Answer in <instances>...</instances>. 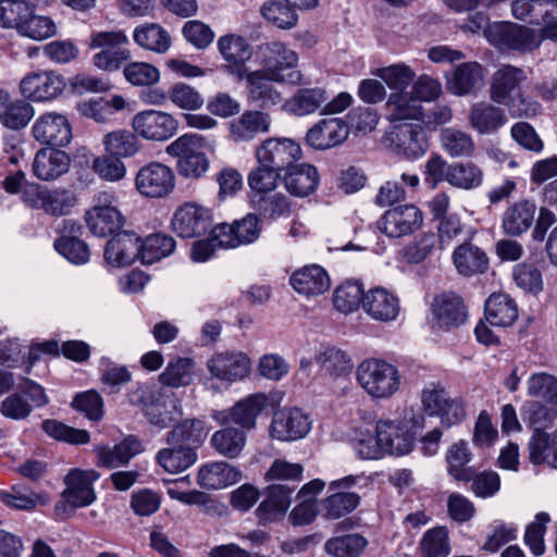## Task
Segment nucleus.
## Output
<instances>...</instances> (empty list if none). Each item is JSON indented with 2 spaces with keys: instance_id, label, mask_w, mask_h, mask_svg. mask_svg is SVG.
<instances>
[{
  "instance_id": "nucleus-1",
  "label": "nucleus",
  "mask_w": 557,
  "mask_h": 557,
  "mask_svg": "<svg viewBox=\"0 0 557 557\" xmlns=\"http://www.w3.org/2000/svg\"><path fill=\"white\" fill-rule=\"evenodd\" d=\"M304 468L300 463L288 462L284 459H275L264 479L268 482H276L268 488V496L257 508L260 521H273L284 515L290 506L292 494L302 478Z\"/></svg>"
},
{
  "instance_id": "nucleus-2",
  "label": "nucleus",
  "mask_w": 557,
  "mask_h": 557,
  "mask_svg": "<svg viewBox=\"0 0 557 557\" xmlns=\"http://www.w3.org/2000/svg\"><path fill=\"white\" fill-rule=\"evenodd\" d=\"M356 380L362 389L374 399L392 397L400 385L398 369L379 358L361 361L356 370Z\"/></svg>"
},
{
  "instance_id": "nucleus-3",
  "label": "nucleus",
  "mask_w": 557,
  "mask_h": 557,
  "mask_svg": "<svg viewBox=\"0 0 557 557\" xmlns=\"http://www.w3.org/2000/svg\"><path fill=\"white\" fill-rule=\"evenodd\" d=\"M128 44V37L122 29L92 32L89 47L101 49L92 55V64L106 72L119 71L132 58V52L126 47Z\"/></svg>"
},
{
  "instance_id": "nucleus-4",
  "label": "nucleus",
  "mask_w": 557,
  "mask_h": 557,
  "mask_svg": "<svg viewBox=\"0 0 557 557\" xmlns=\"http://www.w3.org/2000/svg\"><path fill=\"white\" fill-rule=\"evenodd\" d=\"M417 99L406 92L392 94L386 102L387 117L393 124L397 139H418L423 131L421 124L422 107Z\"/></svg>"
},
{
  "instance_id": "nucleus-5",
  "label": "nucleus",
  "mask_w": 557,
  "mask_h": 557,
  "mask_svg": "<svg viewBox=\"0 0 557 557\" xmlns=\"http://www.w3.org/2000/svg\"><path fill=\"white\" fill-rule=\"evenodd\" d=\"M487 40L498 49L530 52L537 49L542 40L537 32L513 22H495L486 30Z\"/></svg>"
},
{
  "instance_id": "nucleus-6",
  "label": "nucleus",
  "mask_w": 557,
  "mask_h": 557,
  "mask_svg": "<svg viewBox=\"0 0 557 557\" xmlns=\"http://www.w3.org/2000/svg\"><path fill=\"white\" fill-rule=\"evenodd\" d=\"M257 58L263 71L272 81L296 83L300 78L299 72H290L287 77L285 70H292L297 65L298 55L284 42L269 41L258 46Z\"/></svg>"
},
{
  "instance_id": "nucleus-7",
  "label": "nucleus",
  "mask_w": 557,
  "mask_h": 557,
  "mask_svg": "<svg viewBox=\"0 0 557 557\" xmlns=\"http://www.w3.org/2000/svg\"><path fill=\"white\" fill-rule=\"evenodd\" d=\"M65 87L64 76L51 70L29 72L20 82L23 97L34 102H50L59 98Z\"/></svg>"
},
{
  "instance_id": "nucleus-8",
  "label": "nucleus",
  "mask_w": 557,
  "mask_h": 557,
  "mask_svg": "<svg viewBox=\"0 0 557 557\" xmlns=\"http://www.w3.org/2000/svg\"><path fill=\"white\" fill-rule=\"evenodd\" d=\"M422 405L430 416L438 417L446 428L461 423L467 414L462 398L451 397L443 387L424 389Z\"/></svg>"
},
{
  "instance_id": "nucleus-9",
  "label": "nucleus",
  "mask_w": 557,
  "mask_h": 557,
  "mask_svg": "<svg viewBox=\"0 0 557 557\" xmlns=\"http://www.w3.org/2000/svg\"><path fill=\"white\" fill-rule=\"evenodd\" d=\"M165 151L177 159L176 169L181 176L199 178L209 169L202 141H172Z\"/></svg>"
},
{
  "instance_id": "nucleus-10",
  "label": "nucleus",
  "mask_w": 557,
  "mask_h": 557,
  "mask_svg": "<svg viewBox=\"0 0 557 557\" xmlns=\"http://www.w3.org/2000/svg\"><path fill=\"white\" fill-rule=\"evenodd\" d=\"M135 185L138 193L147 198H163L174 189L175 175L171 168L151 162L137 172Z\"/></svg>"
},
{
  "instance_id": "nucleus-11",
  "label": "nucleus",
  "mask_w": 557,
  "mask_h": 557,
  "mask_svg": "<svg viewBox=\"0 0 557 557\" xmlns=\"http://www.w3.org/2000/svg\"><path fill=\"white\" fill-rule=\"evenodd\" d=\"M100 478L95 470H71L64 478L65 490L62 492L66 505L72 508L87 507L96 499L92 484Z\"/></svg>"
},
{
  "instance_id": "nucleus-12",
  "label": "nucleus",
  "mask_w": 557,
  "mask_h": 557,
  "mask_svg": "<svg viewBox=\"0 0 557 557\" xmlns=\"http://www.w3.org/2000/svg\"><path fill=\"white\" fill-rule=\"evenodd\" d=\"M211 220L209 209L196 203H185L175 211L172 228L183 238H193L206 234L211 227Z\"/></svg>"
},
{
  "instance_id": "nucleus-13",
  "label": "nucleus",
  "mask_w": 557,
  "mask_h": 557,
  "mask_svg": "<svg viewBox=\"0 0 557 557\" xmlns=\"http://www.w3.org/2000/svg\"><path fill=\"white\" fill-rule=\"evenodd\" d=\"M422 220V212L416 206H398L384 213L377 221V227L388 237L399 238L418 230Z\"/></svg>"
},
{
  "instance_id": "nucleus-14",
  "label": "nucleus",
  "mask_w": 557,
  "mask_h": 557,
  "mask_svg": "<svg viewBox=\"0 0 557 557\" xmlns=\"http://www.w3.org/2000/svg\"><path fill=\"white\" fill-rule=\"evenodd\" d=\"M178 122L170 113L145 110L133 119L134 131L145 139H170L176 134Z\"/></svg>"
},
{
  "instance_id": "nucleus-15",
  "label": "nucleus",
  "mask_w": 557,
  "mask_h": 557,
  "mask_svg": "<svg viewBox=\"0 0 557 557\" xmlns=\"http://www.w3.org/2000/svg\"><path fill=\"white\" fill-rule=\"evenodd\" d=\"M301 157L298 141H262L256 150L259 164L268 166L281 174L287 171Z\"/></svg>"
},
{
  "instance_id": "nucleus-16",
  "label": "nucleus",
  "mask_w": 557,
  "mask_h": 557,
  "mask_svg": "<svg viewBox=\"0 0 557 557\" xmlns=\"http://www.w3.org/2000/svg\"><path fill=\"white\" fill-rule=\"evenodd\" d=\"M310 421L298 408H284L274 412L270 425V435L278 441L302 438L310 430Z\"/></svg>"
},
{
  "instance_id": "nucleus-17",
  "label": "nucleus",
  "mask_w": 557,
  "mask_h": 557,
  "mask_svg": "<svg viewBox=\"0 0 557 557\" xmlns=\"http://www.w3.org/2000/svg\"><path fill=\"white\" fill-rule=\"evenodd\" d=\"M267 406L268 397L264 394H253L237 401L228 410L222 411L219 421L223 425H239V430L246 433L256 428V419Z\"/></svg>"
},
{
  "instance_id": "nucleus-18",
  "label": "nucleus",
  "mask_w": 557,
  "mask_h": 557,
  "mask_svg": "<svg viewBox=\"0 0 557 557\" xmlns=\"http://www.w3.org/2000/svg\"><path fill=\"white\" fill-rule=\"evenodd\" d=\"M432 315L440 329L449 330L462 325L468 317L462 298L453 292H445L434 297Z\"/></svg>"
},
{
  "instance_id": "nucleus-19",
  "label": "nucleus",
  "mask_w": 557,
  "mask_h": 557,
  "mask_svg": "<svg viewBox=\"0 0 557 557\" xmlns=\"http://www.w3.org/2000/svg\"><path fill=\"white\" fill-rule=\"evenodd\" d=\"M528 79L525 71L511 64L502 65L492 76L491 99L506 106Z\"/></svg>"
},
{
  "instance_id": "nucleus-20",
  "label": "nucleus",
  "mask_w": 557,
  "mask_h": 557,
  "mask_svg": "<svg viewBox=\"0 0 557 557\" xmlns=\"http://www.w3.org/2000/svg\"><path fill=\"white\" fill-rule=\"evenodd\" d=\"M250 360L243 352H220L207 362L213 377L228 383L246 377L250 371Z\"/></svg>"
},
{
  "instance_id": "nucleus-21",
  "label": "nucleus",
  "mask_w": 557,
  "mask_h": 557,
  "mask_svg": "<svg viewBox=\"0 0 557 557\" xmlns=\"http://www.w3.org/2000/svg\"><path fill=\"white\" fill-rule=\"evenodd\" d=\"M140 257V238L129 231L119 232L104 247V260L116 268L127 267Z\"/></svg>"
},
{
  "instance_id": "nucleus-22",
  "label": "nucleus",
  "mask_w": 557,
  "mask_h": 557,
  "mask_svg": "<svg viewBox=\"0 0 557 557\" xmlns=\"http://www.w3.org/2000/svg\"><path fill=\"white\" fill-rule=\"evenodd\" d=\"M218 49L228 63L230 72L243 79L248 72L246 62L252 55V49L248 41L239 35L228 34L219 38Z\"/></svg>"
},
{
  "instance_id": "nucleus-23",
  "label": "nucleus",
  "mask_w": 557,
  "mask_h": 557,
  "mask_svg": "<svg viewBox=\"0 0 557 557\" xmlns=\"http://www.w3.org/2000/svg\"><path fill=\"white\" fill-rule=\"evenodd\" d=\"M362 309L376 321L389 322L399 314L400 305L393 293L383 287H375L364 294Z\"/></svg>"
},
{
  "instance_id": "nucleus-24",
  "label": "nucleus",
  "mask_w": 557,
  "mask_h": 557,
  "mask_svg": "<svg viewBox=\"0 0 557 557\" xmlns=\"http://www.w3.org/2000/svg\"><path fill=\"white\" fill-rule=\"evenodd\" d=\"M292 287L305 296H318L331 286L327 272L318 264L306 265L295 271L289 278Z\"/></svg>"
},
{
  "instance_id": "nucleus-25",
  "label": "nucleus",
  "mask_w": 557,
  "mask_h": 557,
  "mask_svg": "<svg viewBox=\"0 0 557 557\" xmlns=\"http://www.w3.org/2000/svg\"><path fill=\"white\" fill-rule=\"evenodd\" d=\"M70 157L62 150L47 146L37 151L33 170L34 174L42 181H50L67 172Z\"/></svg>"
},
{
  "instance_id": "nucleus-26",
  "label": "nucleus",
  "mask_w": 557,
  "mask_h": 557,
  "mask_svg": "<svg viewBox=\"0 0 557 557\" xmlns=\"http://www.w3.org/2000/svg\"><path fill=\"white\" fill-rule=\"evenodd\" d=\"M536 205L530 200H519L509 206L502 219V227L509 236H520L534 223Z\"/></svg>"
},
{
  "instance_id": "nucleus-27",
  "label": "nucleus",
  "mask_w": 557,
  "mask_h": 557,
  "mask_svg": "<svg viewBox=\"0 0 557 557\" xmlns=\"http://www.w3.org/2000/svg\"><path fill=\"white\" fill-rule=\"evenodd\" d=\"M152 409L147 411V420L150 424L159 429H166L183 416L181 399L177 394L171 389L162 388Z\"/></svg>"
},
{
  "instance_id": "nucleus-28",
  "label": "nucleus",
  "mask_w": 557,
  "mask_h": 557,
  "mask_svg": "<svg viewBox=\"0 0 557 557\" xmlns=\"http://www.w3.org/2000/svg\"><path fill=\"white\" fill-rule=\"evenodd\" d=\"M283 181L290 195L306 197L315 190L319 184V173L313 165L307 163L294 164L287 168Z\"/></svg>"
},
{
  "instance_id": "nucleus-29",
  "label": "nucleus",
  "mask_w": 557,
  "mask_h": 557,
  "mask_svg": "<svg viewBox=\"0 0 557 557\" xmlns=\"http://www.w3.org/2000/svg\"><path fill=\"white\" fill-rule=\"evenodd\" d=\"M141 445L136 436L129 435L114 446H98L96 448L98 465L106 468H117L139 454Z\"/></svg>"
},
{
  "instance_id": "nucleus-30",
  "label": "nucleus",
  "mask_w": 557,
  "mask_h": 557,
  "mask_svg": "<svg viewBox=\"0 0 557 557\" xmlns=\"http://www.w3.org/2000/svg\"><path fill=\"white\" fill-rule=\"evenodd\" d=\"M484 79V67L478 62H465L456 67L447 81L448 89L458 96L469 95L479 89Z\"/></svg>"
},
{
  "instance_id": "nucleus-31",
  "label": "nucleus",
  "mask_w": 557,
  "mask_h": 557,
  "mask_svg": "<svg viewBox=\"0 0 557 557\" xmlns=\"http://www.w3.org/2000/svg\"><path fill=\"white\" fill-rule=\"evenodd\" d=\"M242 478V472L225 461L206 465L199 469L198 484L208 490H220L235 484Z\"/></svg>"
},
{
  "instance_id": "nucleus-32",
  "label": "nucleus",
  "mask_w": 557,
  "mask_h": 557,
  "mask_svg": "<svg viewBox=\"0 0 557 557\" xmlns=\"http://www.w3.org/2000/svg\"><path fill=\"white\" fill-rule=\"evenodd\" d=\"M248 85V100L261 109H270L281 101V94L274 88L271 78L262 72H247L244 75Z\"/></svg>"
},
{
  "instance_id": "nucleus-33",
  "label": "nucleus",
  "mask_w": 557,
  "mask_h": 557,
  "mask_svg": "<svg viewBox=\"0 0 557 557\" xmlns=\"http://www.w3.org/2000/svg\"><path fill=\"white\" fill-rule=\"evenodd\" d=\"M453 261L458 273L465 276L484 273L488 268L486 253L470 243L461 244L455 249Z\"/></svg>"
},
{
  "instance_id": "nucleus-34",
  "label": "nucleus",
  "mask_w": 557,
  "mask_h": 557,
  "mask_svg": "<svg viewBox=\"0 0 557 557\" xmlns=\"http://www.w3.org/2000/svg\"><path fill=\"white\" fill-rule=\"evenodd\" d=\"M469 119L472 127L480 134L496 133L508 121L502 108L485 102L473 104Z\"/></svg>"
},
{
  "instance_id": "nucleus-35",
  "label": "nucleus",
  "mask_w": 557,
  "mask_h": 557,
  "mask_svg": "<svg viewBox=\"0 0 557 557\" xmlns=\"http://www.w3.org/2000/svg\"><path fill=\"white\" fill-rule=\"evenodd\" d=\"M377 434L383 451L391 455H406L413 446L411 434L398 428L392 421H379Z\"/></svg>"
},
{
  "instance_id": "nucleus-36",
  "label": "nucleus",
  "mask_w": 557,
  "mask_h": 557,
  "mask_svg": "<svg viewBox=\"0 0 557 557\" xmlns=\"http://www.w3.org/2000/svg\"><path fill=\"white\" fill-rule=\"evenodd\" d=\"M485 318L495 326H510L518 318V308L506 294H492L485 302Z\"/></svg>"
},
{
  "instance_id": "nucleus-37",
  "label": "nucleus",
  "mask_w": 557,
  "mask_h": 557,
  "mask_svg": "<svg viewBox=\"0 0 557 557\" xmlns=\"http://www.w3.org/2000/svg\"><path fill=\"white\" fill-rule=\"evenodd\" d=\"M169 447L158 451L156 460L165 471L180 473L191 467L197 461V453L193 447L168 444Z\"/></svg>"
},
{
  "instance_id": "nucleus-38",
  "label": "nucleus",
  "mask_w": 557,
  "mask_h": 557,
  "mask_svg": "<svg viewBox=\"0 0 557 557\" xmlns=\"http://www.w3.org/2000/svg\"><path fill=\"white\" fill-rule=\"evenodd\" d=\"M85 219L90 232L99 237L113 235L125 224V219L117 208L88 210Z\"/></svg>"
},
{
  "instance_id": "nucleus-39",
  "label": "nucleus",
  "mask_w": 557,
  "mask_h": 557,
  "mask_svg": "<svg viewBox=\"0 0 557 557\" xmlns=\"http://www.w3.org/2000/svg\"><path fill=\"white\" fill-rule=\"evenodd\" d=\"M206 436L203 421L199 419H185L166 433L165 443L189 446L196 451L203 443Z\"/></svg>"
},
{
  "instance_id": "nucleus-40",
  "label": "nucleus",
  "mask_w": 557,
  "mask_h": 557,
  "mask_svg": "<svg viewBox=\"0 0 557 557\" xmlns=\"http://www.w3.org/2000/svg\"><path fill=\"white\" fill-rule=\"evenodd\" d=\"M65 228L69 227V236H61L54 242V247L69 261L76 264L86 263L89 260L88 245L73 234L81 230V226L72 221H64Z\"/></svg>"
},
{
  "instance_id": "nucleus-41",
  "label": "nucleus",
  "mask_w": 557,
  "mask_h": 557,
  "mask_svg": "<svg viewBox=\"0 0 557 557\" xmlns=\"http://www.w3.org/2000/svg\"><path fill=\"white\" fill-rule=\"evenodd\" d=\"M271 117L268 113L247 110L231 123V132L239 138H253L270 131Z\"/></svg>"
},
{
  "instance_id": "nucleus-42",
  "label": "nucleus",
  "mask_w": 557,
  "mask_h": 557,
  "mask_svg": "<svg viewBox=\"0 0 557 557\" xmlns=\"http://www.w3.org/2000/svg\"><path fill=\"white\" fill-rule=\"evenodd\" d=\"M133 39L140 48L157 53H164L171 47L170 34L157 23L137 26L134 29Z\"/></svg>"
},
{
  "instance_id": "nucleus-43",
  "label": "nucleus",
  "mask_w": 557,
  "mask_h": 557,
  "mask_svg": "<svg viewBox=\"0 0 557 557\" xmlns=\"http://www.w3.org/2000/svg\"><path fill=\"white\" fill-rule=\"evenodd\" d=\"M34 139H72L67 119L59 113H45L33 125Z\"/></svg>"
},
{
  "instance_id": "nucleus-44",
  "label": "nucleus",
  "mask_w": 557,
  "mask_h": 557,
  "mask_svg": "<svg viewBox=\"0 0 557 557\" xmlns=\"http://www.w3.org/2000/svg\"><path fill=\"white\" fill-rule=\"evenodd\" d=\"M331 495L321 502V512L326 519H339L354 511L360 503L355 492L330 491Z\"/></svg>"
},
{
  "instance_id": "nucleus-45",
  "label": "nucleus",
  "mask_w": 557,
  "mask_h": 557,
  "mask_svg": "<svg viewBox=\"0 0 557 557\" xmlns=\"http://www.w3.org/2000/svg\"><path fill=\"white\" fill-rule=\"evenodd\" d=\"M472 454L465 441H459L451 445L446 454L447 471L449 475L458 481L469 482L474 470L468 466L471 461Z\"/></svg>"
},
{
  "instance_id": "nucleus-46",
  "label": "nucleus",
  "mask_w": 557,
  "mask_h": 557,
  "mask_svg": "<svg viewBox=\"0 0 557 557\" xmlns=\"http://www.w3.org/2000/svg\"><path fill=\"white\" fill-rule=\"evenodd\" d=\"M246 444V433L233 426H226L213 433L211 445L221 455L235 458Z\"/></svg>"
},
{
  "instance_id": "nucleus-47",
  "label": "nucleus",
  "mask_w": 557,
  "mask_h": 557,
  "mask_svg": "<svg viewBox=\"0 0 557 557\" xmlns=\"http://www.w3.org/2000/svg\"><path fill=\"white\" fill-rule=\"evenodd\" d=\"M175 249V240L173 237L156 233L140 240V260L143 263L151 264L168 256Z\"/></svg>"
},
{
  "instance_id": "nucleus-48",
  "label": "nucleus",
  "mask_w": 557,
  "mask_h": 557,
  "mask_svg": "<svg viewBox=\"0 0 557 557\" xmlns=\"http://www.w3.org/2000/svg\"><path fill=\"white\" fill-rule=\"evenodd\" d=\"M260 12L269 23L281 29H290L298 22L295 9L283 0L265 1Z\"/></svg>"
},
{
  "instance_id": "nucleus-49",
  "label": "nucleus",
  "mask_w": 557,
  "mask_h": 557,
  "mask_svg": "<svg viewBox=\"0 0 557 557\" xmlns=\"http://www.w3.org/2000/svg\"><path fill=\"white\" fill-rule=\"evenodd\" d=\"M251 202L260 215L269 220L287 216L292 207L288 197L282 193L258 195L257 198H251Z\"/></svg>"
},
{
  "instance_id": "nucleus-50",
  "label": "nucleus",
  "mask_w": 557,
  "mask_h": 557,
  "mask_svg": "<svg viewBox=\"0 0 557 557\" xmlns=\"http://www.w3.org/2000/svg\"><path fill=\"white\" fill-rule=\"evenodd\" d=\"M446 181L455 187L472 189L482 184L483 172L471 162L454 163L447 168Z\"/></svg>"
},
{
  "instance_id": "nucleus-51",
  "label": "nucleus",
  "mask_w": 557,
  "mask_h": 557,
  "mask_svg": "<svg viewBox=\"0 0 557 557\" xmlns=\"http://www.w3.org/2000/svg\"><path fill=\"white\" fill-rule=\"evenodd\" d=\"M326 100V91L321 87L301 88L288 102L289 110L296 115H306L317 111Z\"/></svg>"
},
{
  "instance_id": "nucleus-52",
  "label": "nucleus",
  "mask_w": 557,
  "mask_h": 557,
  "mask_svg": "<svg viewBox=\"0 0 557 557\" xmlns=\"http://www.w3.org/2000/svg\"><path fill=\"white\" fill-rule=\"evenodd\" d=\"M194 361L189 358H177L169 362L164 371L159 375L163 386L178 388L188 385L193 380Z\"/></svg>"
},
{
  "instance_id": "nucleus-53",
  "label": "nucleus",
  "mask_w": 557,
  "mask_h": 557,
  "mask_svg": "<svg viewBox=\"0 0 557 557\" xmlns=\"http://www.w3.org/2000/svg\"><path fill=\"white\" fill-rule=\"evenodd\" d=\"M557 447V429L553 433L533 432L529 444V459L532 465H543L548 462L549 456Z\"/></svg>"
},
{
  "instance_id": "nucleus-54",
  "label": "nucleus",
  "mask_w": 557,
  "mask_h": 557,
  "mask_svg": "<svg viewBox=\"0 0 557 557\" xmlns=\"http://www.w3.org/2000/svg\"><path fill=\"white\" fill-rule=\"evenodd\" d=\"M364 296L362 284L355 282H346L338 286L333 296V302L335 308L341 312H352L362 306V299Z\"/></svg>"
},
{
  "instance_id": "nucleus-55",
  "label": "nucleus",
  "mask_w": 557,
  "mask_h": 557,
  "mask_svg": "<svg viewBox=\"0 0 557 557\" xmlns=\"http://www.w3.org/2000/svg\"><path fill=\"white\" fill-rule=\"evenodd\" d=\"M57 28L48 16L36 15L34 8L29 9V16L24 18L17 34L34 40H42L55 35Z\"/></svg>"
},
{
  "instance_id": "nucleus-56",
  "label": "nucleus",
  "mask_w": 557,
  "mask_h": 557,
  "mask_svg": "<svg viewBox=\"0 0 557 557\" xmlns=\"http://www.w3.org/2000/svg\"><path fill=\"white\" fill-rule=\"evenodd\" d=\"M367 540L359 534H347L326 541L324 548L334 557H358L364 549Z\"/></svg>"
},
{
  "instance_id": "nucleus-57",
  "label": "nucleus",
  "mask_w": 557,
  "mask_h": 557,
  "mask_svg": "<svg viewBox=\"0 0 557 557\" xmlns=\"http://www.w3.org/2000/svg\"><path fill=\"white\" fill-rule=\"evenodd\" d=\"M123 75L133 86H152L160 81V71L148 62H127L123 66Z\"/></svg>"
},
{
  "instance_id": "nucleus-58",
  "label": "nucleus",
  "mask_w": 557,
  "mask_h": 557,
  "mask_svg": "<svg viewBox=\"0 0 557 557\" xmlns=\"http://www.w3.org/2000/svg\"><path fill=\"white\" fill-rule=\"evenodd\" d=\"M348 124L339 117H324L309 128L305 139H347Z\"/></svg>"
},
{
  "instance_id": "nucleus-59",
  "label": "nucleus",
  "mask_w": 557,
  "mask_h": 557,
  "mask_svg": "<svg viewBox=\"0 0 557 557\" xmlns=\"http://www.w3.org/2000/svg\"><path fill=\"white\" fill-rule=\"evenodd\" d=\"M379 119L376 110L372 108H354L347 115L348 133L352 132L355 136H366L376 127Z\"/></svg>"
},
{
  "instance_id": "nucleus-60",
  "label": "nucleus",
  "mask_w": 557,
  "mask_h": 557,
  "mask_svg": "<svg viewBox=\"0 0 557 557\" xmlns=\"http://www.w3.org/2000/svg\"><path fill=\"white\" fill-rule=\"evenodd\" d=\"M42 429L49 436L69 444L81 445L90 441L89 433L86 430L75 429L57 420H45Z\"/></svg>"
},
{
  "instance_id": "nucleus-61",
  "label": "nucleus",
  "mask_w": 557,
  "mask_h": 557,
  "mask_svg": "<svg viewBox=\"0 0 557 557\" xmlns=\"http://www.w3.org/2000/svg\"><path fill=\"white\" fill-rule=\"evenodd\" d=\"M29 9L23 0H0V26L17 32L24 18L29 16Z\"/></svg>"
},
{
  "instance_id": "nucleus-62",
  "label": "nucleus",
  "mask_w": 557,
  "mask_h": 557,
  "mask_svg": "<svg viewBox=\"0 0 557 557\" xmlns=\"http://www.w3.org/2000/svg\"><path fill=\"white\" fill-rule=\"evenodd\" d=\"M315 360L322 369L335 376L343 375L352 368L350 358L335 347H327L320 351Z\"/></svg>"
},
{
  "instance_id": "nucleus-63",
  "label": "nucleus",
  "mask_w": 557,
  "mask_h": 557,
  "mask_svg": "<svg viewBox=\"0 0 557 557\" xmlns=\"http://www.w3.org/2000/svg\"><path fill=\"white\" fill-rule=\"evenodd\" d=\"M422 557H447L449 554L448 533L444 528L429 530L420 542Z\"/></svg>"
},
{
  "instance_id": "nucleus-64",
  "label": "nucleus",
  "mask_w": 557,
  "mask_h": 557,
  "mask_svg": "<svg viewBox=\"0 0 557 557\" xmlns=\"http://www.w3.org/2000/svg\"><path fill=\"white\" fill-rule=\"evenodd\" d=\"M34 115L33 107L25 100L8 102L7 107L0 113L2 124L11 129L25 127Z\"/></svg>"
}]
</instances>
